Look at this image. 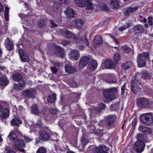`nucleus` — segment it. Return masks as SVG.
<instances>
[{"label":"nucleus","instance_id":"obj_1","mask_svg":"<svg viewBox=\"0 0 153 153\" xmlns=\"http://www.w3.org/2000/svg\"><path fill=\"white\" fill-rule=\"evenodd\" d=\"M60 33L64 37L71 39H75L76 42L84 44L88 46L89 45L88 38L87 37L88 34L87 33H86L85 35L84 40L82 39L81 35V33H79L78 36L76 37L71 32L65 28L61 29Z\"/></svg>","mask_w":153,"mask_h":153},{"label":"nucleus","instance_id":"obj_2","mask_svg":"<svg viewBox=\"0 0 153 153\" xmlns=\"http://www.w3.org/2000/svg\"><path fill=\"white\" fill-rule=\"evenodd\" d=\"M117 91V88H111L104 91L103 94L104 97L108 101H111L115 99V96L114 94L116 93Z\"/></svg>","mask_w":153,"mask_h":153},{"label":"nucleus","instance_id":"obj_3","mask_svg":"<svg viewBox=\"0 0 153 153\" xmlns=\"http://www.w3.org/2000/svg\"><path fill=\"white\" fill-rule=\"evenodd\" d=\"M149 54L148 53L144 52L138 54L137 59L138 66L139 67H143L146 64V61L148 59Z\"/></svg>","mask_w":153,"mask_h":153},{"label":"nucleus","instance_id":"obj_4","mask_svg":"<svg viewBox=\"0 0 153 153\" xmlns=\"http://www.w3.org/2000/svg\"><path fill=\"white\" fill-rule=\"evenodd\" d=\"M105 127L109 129L111 127L114 126L116 123V116L115 115H109L105 117Z\"/></svg>","mask_w":153,"mask_h":153},{"label":"nucleus","instance_id":"obj_5","mask_svg":"<svg viewBox=\"0 0 153 153\" xmlns=\"http://www.w3.org/2000/svg\"><path fill=\"white\" fill-rule=\"evenodd\" d=\"M137 104L140 107L142 108H149L151 107L152 102L148 99L145 98H140L139 99L137 102Z\"/></svg>","mask_w":153,"mask_h":153},{"label":"nucleus","instance_id":"obj_6","mask_svg":"<svg viewBox=\"0 0 153 153\" xmlns=\"http://www.w3.org/2000/svg\"><path fill=\"white\" fill-rule=\"evenodd\" d=\"M140 121L146 126L150 125L153 122V117L150 113L142 114L140 117Z\"/></svg>","mask_w":153,"mask_h":153},{"label":"nucleus","instance_id":"obj_7","mask_svg":"<svg viewBox=\"0 0 153 153\" xmlns=\"http://www.w3.org/2000/svg\"><path fill=\"white\" fill-rule=\"evenodd\" d=\"M37 91L36 88H30L22 91V95L25 98L34 99L36 97L35 93Z\"/></svg>","mask_w":153,"mask_h":153},{"label":"nucleus","instance_id":"obj_8","mask_svg":"<svg viewBox=\"0 0 153 153\" xmlns=\"http://www.w3.org/2000/svg\"><path fill=\"white\" fill-rule=\"evenodd\" d=\"M13 147L16 150H17L22 152H25L24 149L22 148L25 147V144L24 140L18 138L13 142Z\"/></svg>","mask_w":153,"mask_h":153},{"label":"nucleus","instance_id":"obj_9","mask_svg":"<svg viewBox=\"0 0 153 153\" xmlns=\"http://www.w3.org/2000/svg\"><path fill=\"white\" fill-rule=\"evenodd\" d=\"M142 85L138 80L136 79H132L131 82V91L135 94L140 92Z\"/></svg>","mask_w":153,"mask_h":153},{"label":"nucleus","instance_id":"obj_10","mask_svg":"<svg viewBox=\"0 0 153 153\" xmlns=\"http://www.w3.org/2000/svg\"><path fill=\"white\" fill-rule=\"evenodd\" d=\"M145 146L143 141H137L134 144V149L137 153H141L143 151Z\"/></svg>","mask_w":153,"mask_h":153},{"label":"nucleus","instance_id":"obj_11","mask_svg":"<svg viewBox=\"0 0 153 153\" xmlns=\"http://www.w3.org/2000/svg\"><path fill=\"white\" fill-rule=\"evenodd\" d=\"M106 107L105 105L103 103L100 102L98 104V107H94L90 109L92 114H98L104 109Z\"/></svg>","mask_w":153,"mask_h":153},{"label":"nucleus","instance_id":"obj_12","mask_svg":"<svg viewBox=\"0 0 153 153\" xmlns=\"http://www.w3.org/2000/svg\"><path fill=\"white\" fill-rule=\"evenodd\" d=\"M91 60V59L90 56H85L81 58L79 60V67L83 68Z\"/></svg>","mask_w":153,"mask_h":153},{"label":"nucleus","instance_id":"obj_13","mask_svg":"<svg viewBox=\"0 0 153 153\" xmlns=\"http://www.w3.org/2000/svg\"><path fill=\"white\" fill-rule=\"evenodd\" d=\"M109 148L103 146H100L98 147L94 148L93 149V153H108L107 152Z\"/></svg>","mask_w":153,"mask_h":153},{"label":"nucleus","instance_id":"obj_14","mask_svg":"<svg viewBox=\"0 0 153 153\" xmlns=\"http://www.w3.org/2000/svg\"><path fill=\"white\" fill-rule=\"evenodd\" d=\"M104 66L108 68L112 69L116 67V64L114 63L112 60L107 59H105L103 63Z\"/></svg>","mask_w":153,"mask_h":153},{"label":"nucleus","instance_id":"obj_15","mask_svg":"<svg viewBox=\"0 0 153 153\" xmlns=\"http://www.w3.org/2000/svg\"><path fill=\"white\" fill-rule=\"evenodd\" d=\"M18 53L21 60L24 62H28L30 59L28 56L24 53V51L21 49L18 50Z\"/></svg>","mask_w":153,"mask_h":153},{"label":"nucleus","instance_id":"obj_16","mask_svg":"<svg viewBox=\"0 0 153 153\" xmlns=\"http://www.w3.org/2000/svg\"><path fill=\"white\" fill-rule=\"evenodd\" d=\"M4 45L7 49L9 51H11L14 48L13 42L9 38H7L4 42Z\"/></svg>","mask_w":153,"mask_h":153},{"label":"nucleus","instance_id":"obj_17","mask_svg":"<svg viewBox=\"0 0 153 153\" xmlns=\"http://www.w3.org/2000/svg\"><path fill=\"white\" fill-rule=\"evenodd\" d=\"M79 56V53L78 51L75 50H72L70 52V57L72 60H77Z\"/></svg>","mask_w":153,"mask_h":153},{"label":"nucleus","instance_id":"obj_18","mask_svg":"<svg viewBox=\"0 0 153 153\" xmlns=\"http://www.w3.org/2000/svg\"><path fill=\"white\" fill-rule=\"evenodd\" d=\"M65 14L68 17L72 18L76 16V13L71 8L67 7L66 10L65 11Z\"/></svg>","mask_w":153,"mask_h":153},{"label":"nucleus","instance_id":"obj_19","mask_svg":"<svg viewBox=\"0 0 153 153\" xmlns=\"http://www.w3.org/2000/svg\"><path fill=\"white\" fill-rule=\"evenodd\" d=\"M50 134L45 131H42L39 133V137L43 141H47L50 137Z\"/></svg>","mask_w":153,"mask_h":153},{"label":"nucleus","instance_id":"obj_20","mask_svg":"<svg viewBox=\"0 0 153 153\" xmlns=\"http://www.w3.org/2000/svg\"><path fill=\"white\" fill-rule=\"evenodd\" d=\"M25 87V82L24 80L22 81L18 84H15L13 86L14 88L16 91L22 90Z\"/></svg>","mask_w":153,"mask_h":153},{"label":"nucleus","instance_id":"obj_21","mask_svg":"<svg viewBox=\"0 0 153 153\" xmlns=\"http://www.w3.org/2000/svg\"><path fill=\"white\" fill-rule=\"evenodd\" d=\"M88 65L89 69L91 71H94L97 68V64L96 61L94 60H91L90 61Z\"/></svg>","mask_w":153,"mask_h":153},{"label":"nucleus","instance_id":"obj_22","mask_svg":"<svg viewBox=\"0 0 153 153\" xmlns=\"http://www.w3.org/2000/svg\"><path fill=\"white\" fill-rule=\"evenodd\" d=\"M138 129L140 132H142L145 134H149L151 131L149 128L143 126H140L138 128Z\"/></svg>","mask_w":153,"mask_h":153},{"label":"nucleus","instance_id":"obj_23","mask_svg":"<svg viewBox=\"0 0 153 153\" xmlns=\"http://www.w3.org/2000/svg\"><path fill=\"white\" fill-rule=\"evenodd\" d=\"M12 77L15 81L19 82L22 79L23 77L20 73L16 72L13 74Z\"/></svg>","mask_w":153,"mask_h":153},{"label":"nucleus","instance_id":"obj_24","mask_svg":"<svg viewBox=\"0 0 153 153\" xmlns=\"http://www.w3.org/2000/svg\"><path fill=\"white\" fill-rule=\"evenodd\" d=\"M65 71L69 74L73 73L75 72L76 70L74 67L70 65H67L65 66Z\"/></svg>","mask_w":153,"mask_h":153},{"label":"nucleus","instance_id":"obj_25","mask_svg":"<svg viewBox=\"0 0 153 153\" xmlns=\"http://www.w3.org/2000/svg\"><path fill=\"white\" fill-rule=\"evenodd\" d=\"M102 42V38L101 36L99 35L96 36L93 40V43L95 45L101 44Z\"/></svg>","mask_w":153,"mask_h":153},{"label":"nucleus","instance_id":"obj_26","mask_svg":"<svg viewBox=\"0 0 153 153\" xmlns=\"http://www.w3.org/2000/svg\"><path fill=\"white\" fill-rule=\"evenodd\" d=\"M30 110L32 114L36 115H38L39 114V109L37 105H33L30 107Z\"/></svg>","mask_w":153,"mask_h":153},{"label":"nucleus","instance_id":"obj_27","mask_svg":"<svg viewBox=\"0 0 153 153\" xmlns=\"http://www.w3.org/2000/svg\"><path fill=\"white\" fill-rule=\"evenodd\" d=\"M12 126H19V124H21L22 121L19 118H13L10 122Z\"/></svg>","mask_w":153,"mask_h":153},{"label":"nucleus","instance_id":"obj_28","mask_svg":"<svg viewBox=\"0 0 153 153\" xmlns=\"http://www.w3.org/2000/svg\"><path fill=\"white\" fill-rule=\"evenodd\" d=\"M110 5L111 8L115 10L118 8L119 7V4L115 0H110Z\"/></svg>","mask_w":153,"mask_h":153},{"label":"nucleus","instance_id":"obj_29","mask_svg":"<svg viewBox=\"0 0 153 153\" xmlns=\"http://www.w3.org/2000/svg\"><path fill=\"white\" fill-rule=\"evenodd\" d=\"M75 25L77 27L82 28L84 25V22L81 19H75L74 21Z\"/></svg>","mask_w":153,"mask_h":153},{"label":"nucleus","instance_id":"obj_30","mask_svg":"<svg viewBox=\"0 0 153 153\" xmlns=\"http://www.w3.org/2000/svg\"><path fill=\"white\" fill-rule=\"evenodd\" d=\"M8 83L9 82L7 77L3 76L0 78V85L5 86L7 85Z\"/></svg>","mask_w":153,"mask_h":153},{"label":"nucleus","instance_id":"obj_31","mask_svg":"<svg viewBox=\"0 0 153 153\" xmlns=\"http://www.w3.org/2000/svg\"><path fill=\"white\" fill-rule=\"evenodd\" d=\"M47 24L46 20L45 19H40L38 22V25L39 27L41 28L44 27Z\"/></svg>","mask_w":153,"mask_h":153},{"label":"nucleus","instance_id":"obj_32","mask_svg":"<svg viewBox=\"0 0 153 153\" xmlns=\"http://www.w3.org/2000/svg\"><path fill=\"white\" fill-rule=\"evenodd\" d=\"M144 29V28L143 25H137L134 27L133 30L134 31L138 32L140 33L142 32Z\"/></svg>","mask_w":153,"mask_h":153},{"label":"nucleus","instance_id":"obj_33","mask_svg":"<svg viewBox=\"0 0 153 153\" xmlns=\"http://www.w3.org/2000/svg\"><path fill=\"white\" fill-rule=\"evenodd\" d=\"M9 114V110L6 108L4 109L1 114L0 116L1 118L4 119L8 117Z\"/></svg>","mask_w":153,"mask_h":153},{"label":"nucleus","instance_id":"obj_34","mask_svg":"<svg viewBox=\"0 0 153 153\" xmlns=\"http://www.w3.org/2000/svg\"><path fill=\"white\" fill-rule=\"evenodd\" d=\"M56 99V95L53 94L51 95L48 96L47 101L50 103H53L55 102Z\"/></svg>","mask_w":153,"mask_h":153},{"label":"nucleus","instance_id":"obj_35","mask_svg":"<svg viewBox=\"0 0 153 153\" xmlns=\"http://www.w3.org/2000/svg\"><path fill=\"white\" fill-rule=\"evenodd\" d=\"M56 49L58 51L59 54L57 55L58 56L60 57H62L64 56V51L62 48L59 46H56Z\"/></svg>","mask_w":153,"mask_h":153},{"label":"nucleus","instance_id":"obj_36","mask_svg":"<svg viewBox=\"0 0 153 153\" xmlns=\"http://www.w3.org/2000/svg\"><path fill=\"white\" fill-rule=\"evenodd\" d=\"M61 4L60 3L56 2L53 5V9L56 12H58L60 9Z\"/></svg>","mask_w":153,"mask_h":153},{"label":"nucleus","instance_id":"obj_37","mask_svg":"<svg viewBox=\"0 0 153 153\" xmlns=\"http://www.w3.org/2000/svg\"><path fill=\"white\" fill-rule=\"evenodd\" d=\"M8 137L11 140H12L13 142L18 138L16 134L13 131L10 132Z\"/></svg>","mask_w":153,"mask_h":153},{"label":"nucleus","instance_id":"obj_38","mask_svg":"<svg viewBox=\"0 0 153 153\" xmlns=\"http://www.w3.org/2000/svg\"><path fill=\"white\" fill-rule=\"evenodd\" d=\"M132 64L131 62L129 61H127L123 65V68L125 70H128L131 67Z\"/></svg>","mask_w":153,"mask_h":153},{"label":"nucleus","instance_id":"obj_39","mask_svg":"<svg viewBox=\"0 0 153 153\" xmlns=\"http://www.w3.org/2000/svg\"><path fill=\"white\" fill-rule=\"evenodd\" d=\"M76 4L78 7H84L85 6L84 0H75Z\"/></svg>","mask_w":153,"mask_h":153},{"label":"nucleus","instance_id":"obj_40","mask_svg":"<svg viewBox=\"0 0 153 153\" xmlns=\"http://www.w3.org/2000/svg\"><path fill=\"white\" fill-rule=\"evenodd\" d=\"M121 51L123 53L128 54L130 52L131 49L127 46H124L121 47Z\"/></svg>","mask_w":153,"mask_h":153},{"label":"nucleus","instance_id":"obj_41","mask_svg":"<svg viewBox=\"0 0 153 153\" xmlns=\"http://www.w3.org/2000/svg\"><path fill=\"white\" fill-rule=\"evenodd\" d=\"M81 145L82 147L84 148L88 143V140L86 137L83 136L81 138Z\"/></svg>","mask_w":153,"mask_h":153},{"label":"nucleus","instance_id":"obj_42","mask_svg":"<svg viewBox=\"0 0 153 153\" xmlns=\"http://www.w3.org/2000/svg\"><path fill=\"white\" fill-rule=\"evenodd\" d=\"M120 58V56L118 53H116L114 55L113 59L116 64H117Z\"/></svg>","mask_w":153,"mask_h":153},{"label":"nucleus","instance_id":"obj_43","mask_svg":"<svg viewBox=\"0 0 153 153\" xmlns=\"http://www.w3.org/2000/svg\"><path fill=\"white\" fill-rule=\"evenodd\" d=\"M142 77L146 80L150 79V74L146 71L143 72L141 73Z\"/></svg>","mask_w":153,"mask_h":153},{"label":"nucleus","instance_id":"obj_44","mask_svg":"<svg viewBox=\"0 0 153 153\" xmlns=\"http://www.w3.org/2000/svg\"><path fill=\"white\" fill-rule=\"evenodd\" d=\"M119 103L118 102L116 103L112 104L110 107V109L111 110L114 111H117L119 109Z\"/></svg>","mask_w":153,"mask_h":153},{"label":"nucleus","instance_id":"obj_45","mask_svg":"<svg viewBox=\"0 0 153 153\" xmlns=\"http://www.w3.org/2000/svg\"><path fill=\"white\" fill-rule=\"evenodd\" d=\"M123 14L124 15H128L131 13V9L129 7L123 9Z\"/></svg>","mask_w":153,"mask_h":153},{"label":"nucleus","instance_id":"obj_46","mask_svg":"<svg viewBox=\"0 0 153 153\" xmlns=\"http://www.w3.org/2000/svg\"><path fill=\"white\" fill-rule=\"evenodd\" d=\"M9 11V8L8 7L6 6L5 7V11L4 13V15L5 17V19L6 21L9 20V15L8 12Z\"/></svg>","mask_w":153,"mask_h":153},{"label":"nucleus","instance_id":"obj_47","mask_svg":"<svg viewBox=\"0 0 153 153\" xmlns=\"http://www.w3.org/2000/svg\"><path fill=\"white\" fill-rule=\"evenodd\" d=\"M130 24L129 22H126L125 24L120 28H119V30L122 31L129 27Z\"/></svg>","mask_w":153,"mask_h":153},{"label":"nucleus","instance_id":"obj_48","mask_svg":"<svg viewBox=\"0 0 153 153\" xmlns=\"http://www.w3.org/2000/svg\"><path fill=\"white\" fill-rule=\"evenodd\" d=\"M47 151L45 148L41 147L37 150L36 153H46Z\"/></svg>","mask_w":153,"mask_h":153},{"label":"nucleus","instance_id":"obj_49","mask_svg":"<svg viewBox=\"0 0 153 153\" xmlns=\"http://www.w3.org/2000/svg\"><path fill=\"white\" fill-rule=\"evenodd\" d=\"M86 7L88 10H93L94 7L92 3L88 2L86 4Z\"/></svg>","mask_w":153,"mask_h":153},{"label":"nucleus","instance_id":"obj_50","mask_svg":"<svg viewBox=\"0 0 153 153\" xmlns=\"http://www.w3.org/2000/svg\"><path fill=\"white\" fill-rule=\"evenodd\" d=\"M144 136L142 135L141 134L139 133L137 135V141H143L144 139Z\"/></svg>","mask_w":153,"mask_h":153},{"label":"nucleus","instance_id":"obj_51","mask_svg":"<svg viewBox=\"0 0 153 153\" xmlns=\"http://www.w3.org/2000/svg\"><path fill=\"white\" fill-rule=\"evenodd\" d=\"M24 138L25 142L27 143L31 142L33 140L32 138L26 135H24Z\"/></svg>","mask_w":153,"mask_h":153},{"label":"nucleus","instance_id":"obj_52","mask_svg":"<svg viewBox=\"0 0 153 153\" xmlns=\"http://www.w3.org/2000/svg\"><path fill=\"white\" fill-rule=\"evenodd\" d=\"M4 153H16L15 152L11 150L10 147H6L4 148Z\"/></svg>","mask_w":153,"mask_h":153},{"label":"nucleus","instance_id":"obj_53","mask_svg":"<svg viewBox=\"0 0 153 153\" xmlns=\"http://www.w3.org/2000/svg\"><path fill=\"white\" fill-rule=\"evenodd\" d=\"M148 24L149 26H152L153 25V18L151 16H149L148 18Z\"/></svg>","mask_w":153,"mask_h":153},{"label":"nucleus","instance_id":"obj_54","mask_svg":"<svg viewBox=\"0 0 153 153\" xmlns=\"http://www.w3.org/2000/svg\"><path fill=\"white\" fill-rule=\"evenodd\" d=\"M129 7L131 9V13L136 11V10L139 8V6H137L134 7Z\"/></svg>","mask_w":153,"mask_h":153},{"label":"nucleus","instance_id":"obj_55","mask_svg":"<svg viewBox=\"0 0 153 153\" xmlns=\"http://www.w3.org/2000/svg\"><path fill=\"white\" fill-rule=\"evenodd\" d=\"M49 111L50 113L52 114H55L57 112V110L56 109H53L51 108H49Z\"/></svg>","mask_w":153,"mask_h":153},{"label":"nucleus","instance_id":"obj_56","mask_svg":"<svg viewBox=\"0 0 153 153\" xmlns=\"http://www.w3.org/2000/svg\"><path fill=\"white\" fill-rule=\"evenodd\" d=\"M18 111H19L20 113H23L25 111V109L23 108L22 106L19 105L18 106L17 109Z\"/></svg>","mask_w":153,"mask_h":153},{"label":"nucleus","instance_id":"obj_57","mask_svg":"<svg viewBox=\"0 0 153 153\" xmlns=\"http://www.w3.org/2000/svg\"><path fill=\"white\" fill-rule=\"evenodd\" d=\"M35 126L37 127L42 126V124L41 120L39 119L37 123L35 124Z\"/></svg>","mask_w":153,"mask_h":153},{"label":"nucleus","instance_id":"obj_58","mask_svg":"<svg viewBox=\"0 0 153 153\" xmlns=\"http://www.w3.org/2000/svg\"><path fill=\"white\" fill-rule=\"evenodd\" d=\"M51 70L53 73L56 74L57 73L58 70L57 68L54 66H53L51 68Z\"/></svg>","mask_w":153,"mask_h":153},{"label":"nucleus","instance_id":"obj_59","mask_svg":"<svg viewBox=\"0 0 153 153\" xmlns=\"http://www.w3.org/2000/svg\"><path fill=\"white\" fill-rule=\"evenodd\" d=\"M102 9L104 10L108 11V8L107 5L103 4L102 5Z\"/></svg>","mask_w":153,"mask_h":153},{"label":"nucleus","instance_id":"obj_60","mask_svg":"<svg viewBox=\"0 0 153 153\" xmlns=\"http://www.w3.org/2000/svg\"><path fill=\"white\" fill-rule=\"evenodd\" d=\"M51 27L52 28L55 27L57 26L58 25L57 24H56L53 21V20H51Z\"/></svg>","mask_w":153,"mask_h":153},{"label":"nucleus","instance_id":"obj_61","mask_svg":"<svg viewBox=\"0 0 153 153\" xmlns=\"http://www.w3.org/2000/svg\"><path fill=\"white\" fill-rule=\"evenodd\" d=\"M71 86L75 88L77 87V84L74 81H73L71 83Z\"/></svg>","mask_w":153,"mask_h":153},{"label":"nucleus","instance_id":"obj_62","mask_svg":"<svg viewBox=\"0 0 153 153\" xmlns=\"http://www.w3.org/2000/svg\"><path fill=\"white\" fill-rule=\"evenodd\" d=\"M51 62L52 64L54 65V66H59V62H54L53 61H52Z\"/></svg>","mask_w":153,"mask_h":153},{"label":"nucleus","instance_id":"obj_63","mask_svg":"<svg viewBox=\"0 0 153 153\" xmlns=\"http://www.w3.org/2000/svg\"><path fill=\"white\" fill-rule=\"evenodd\" d=\"M84 48V46L82 45H79L76 47V48L79 50H82Z\"/></svg>","mask_w":153,"mask_h":153},{"label":"nucleus","instance_id":"obj_64","mask_svg":"<svg viewBox=\"0 0 153 153\" xmlns=\"http://www.w3.org/2000/svg\"><path fill=\"white\" fill-rule=\"evenodd\" d=\"M62 44L64 46H65L69 43L68 41H63L62 42Z\"/></svg>","mask_w":153,"mask_h":153}]
</instances>
